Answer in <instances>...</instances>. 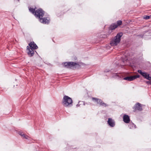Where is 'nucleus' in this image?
Returning <instances> with one entry per match:
<instances>
[{
    "mask_svg": "<svg viewBox=\"0 0 151 151\" xmlns=\"http://www.w3.org/2000/svg\"><path fill=\"white\" fill-rule=\"evenodd\" d=\"M27 50L29 51L27 52V54L30 57H31L33 56L35 52H36V51H34V50L33 49L31 50V48H30L28 46H27Z\"/></svg>",
    "mask_w": 151,
    "mask_h": 151,
    "instance_id": "nucleus-9",
    "label": "nucleus"
},
{
    "mask_svg": "<svg viewBox=\"0 0 151 151\" xmlns=\"http://www.w3.org/2000/svg\"><path fill=\"white\" fill-rule=\"evenodd\" d=\"M150 18V16H146L144 18L146 19H148Z\"/></svg>",
    "mask_w": 151,
    "mask_h": 151,
    "instance_id": "nucleus-21",
    "label": "nucleus"
},
{
    "mask_svg": "<svg viewBox=\"0 0 151 151\" xmlns=\"http://www.w3.org/2000/svg\"><path fill=\"white\" fill-rule=\"evenodd\" d=\"M149 76V74L146 79H147L149 81H151V77H150Z\"/></svg>",
    "mask_w": 151,
    "mask_h": 151,
    "instance_id": "nucleus-22",
    "label": "nucleus"
},
{
    "mask_svg": "<svg viewBox=\"0 0 151 151\" xmlns=\"http://www.w3.org/2000/svg\"><path fill=\"white\" fill-rule=\"evenodd\" d=\"M44 11L41 8L36 11L35 15L39 19L40 22L44 24H48L49 22V19L47 17H42L44 15Z\"/></svg>",
    "mask_w": 151,
    "mask_h": 151,
    "instance_id": "nucleus-1",
    "label": "nucleus"
},
{
    "mask_svg": "<svg viewBox=\"0 0 151 151\" xmlns=\"http://www.w3.org/2000/svg\"><path fill=\"white\" fill-rule=\"evenodd\" d=\"M81 103L82 104H83L84 105H85V102H84V101H79L78 103V104H77L76 105V107H79L81 104H79V103Z\"/></svg>",
    "mask_w": 151,
    "mask_h": 151,
    "instance_id": "nucleus-16",
    "label": "nucleus"
},
{
    "mask_svg": "<svg viewBox=\"0 0 151 151\" xmlns=\"http://www.w3.org/2000/svg\"><path fill=\"white\" fill-rule=\"evenodd\" d=\"M149 74L145 72H144L142 75V76L145 78H147Z\"/></svg>",
    "mask_w": 151,
    "mask_h": 151,
    "instance_id": "nucleus-17",
    "label": "nucleus"
},
{
    "mask_svg": "<svg viewBox=\"0 0 151 151\" xmlns=\"http://www.w3.org/2000/svg\"><path fill=\"white\" fill-rule=\"evenodd\" d=\"M92 99L93 101H95L96 102L97 104H99L100 106H103L104 107H106L107 106V105L104 103L100 99L92 97Z\"/></svg>",
    "mask_w": 151,
    "mask_h": 151,
    "instance_id": "nucleus-6",
    "label": "nucleus"
},
{
    "mask_svg": "<svg viewBox=\"0 0 151 151\" xmlns=\"http://www.w3.org/2000/svg\"><path fill=\"white\" fill-rule=\"evenodd\" d=\"M103 36H104V37H103V36H102V37H104V38H105L106 37V35H103Z\"/></svg>",
    "mask_w": 151,
    "mask_h": 151,
    "instance_id": "nucleus-24",
    "label": "nucleus"
},
{
    "mask_svg": "<svg viewBox=\"0 0 151 151\" xmlns=\"http://www.w3.org/2000/svg\"><path fill=\"white\" fill-rule=\"evenodd\" d=\"M35 9L36 8H35L34 9L32 8L31 7H29V11L34 15L35 14V13L36 11L35 10Z\"/></svg>",
    "mask_w": 151,
    "mask_h": 151,
    "instance_id": "nucleus-15",
    "label": "nucleus"
},
{
    "mask_svg": "<svg viewBox=\"0 0 151 151\" xmlns=\"http://www.w3.org/2000/svg\"><path fill=\"white\" fill-rule=\"evenodd\" d=\"M63 65L64 67L68 68H70L74 67L76 65H78V64L77 63H75L73 62H65L63 63Z\"/></svg>",
    "mask_w": 151,
    "mask_h": 151,
    "instance_id": "nucleus-4",
    "label": "nucleus"
},
{
    "mask_svg": "<svg viewBox=\"0 0 151 151\" xmlns=\"http://www.w3.org/2000/svg\"><path fill=\"white\" fill-rule=\"evenodd\" d=\"M29 47L31 50H35L38 48V47L36 44L33 42H31L29 44Z\"/></svg>",
    "mask_w": 151,
    "mask_h": 151,
    "instance_id": "nucleus-8",
    "label": "nucleus"
},
{
    "mask_svg": "<svg viewBox=\"0 0 151 151\" xmlns=\"http://www.w3.org/2000/svg\"><path fill=\"white\" fill-rule=\"evenodd\" d=\"M122 22L121 20L118 21L117 22V24H116L117 26H119L122 24Z\"/></svg>",
    "mask_w": 151,
    "mask_h": 151,
    "instance_id": "nucleus-18",
    "label": "nucleus"
},
{
    "mask_svg": "<svg viewBox=\"0 0 151 151\" xmlns=\"http://www.w3.org/2000/svg\"><path fill=\"white\" fill-rule=\"evenodd\" d=\"M23 136L22 137H23V138L25 139H28V137H29L28 136H27V135H26L25 134L23 135Z\"/></svg>",
    "mask_w": 151,
    "mask_h": 151,
    "instance_id": "nucleus-19",
    "label": "nucleus"
},
{
    "mask_svg": "<svg viewBox=\"0 0 151 151\" xmlns=\"http://www.w3.org/2000/svg\"><path fill=\"white\" fill-rule=\"evenodd\" d=\"M140 76L139 75H134L133 76H130L125 77L123 79L127 80L129 81H131L136 79L137 78H139Z\"/></svg>",
    "mask_w": 151,
    "mask_h": 151,
    "instance_id": "nucleus-7",
    "label": "nucleus"
},
{
    "mask_svg": "<svg viewBox=\"0 0 151 151\" xmlns=\"http://www.w3.org/2000/svg\"><path fill=\"white\" fill-rule=\"evenodd\" d=\"M128 125V127L130 129H135L136 128V125L132 122H129Z\"/></svg>",
    "mask_w": 151,
    "mask_h": 151,
    "instance_id": "nucleus-13",
    "label": "nucleus"
},
{
    "mask_svg": "<svg viewBox=\"0 0 151 151\" xmlns=\"http://www.w3.org/2000/svg\"><path fill=\"white\" fill-rule=\"evenodd\" d=\"M134 112L137 111H141L142 110V107L141 104L139 102L137 103L133 107Z\"/></svg>",
    "mask_w": 151,
    "mask_h": 151,
    "instance_id": "nucleus-5",
    "label": "nucleus"
},
{
    "mask_svg": "<svg viewBox=\"0 0 151 151\" xmlns=\"http://www.w3.org/2000/svg\"><path fill=\"white\" fill-rule=\"evenodd\" d=\"M63 106L66 107H69L73 106V101L72 99L67 96H65L62 101Z\"/></svg>",
    "mask_w": 151,
    "mask_h": 151,
    "instance_id": "nucleus-2",
    "label": "nucleus"
},
{
    "mask_svg": "<svg viewBox=\"0 0 151 151\" xmlns=\"http://www.w3.org/2000/svg\"><path fill=\"white\" fill-rule=\"evenodd\" d=\"M19 134L22 137L23 136L22 135H23L24 134H23L22 132H20L19 133Z\"/></svg>",
    "mask_w": 151,
    "mask_h": 151,
    "instance_id": "nucleus-23",
    "label": "nucleus"
},
{
    "mask_svg": "<svg viewBox=\"0 0 151 151\" xmlns=\"http://www.w3.org/2000/svg\"><path fill=\"white\" fill-rule=\"evenodd\" d=\"M110 127H113L115 125V122L111 118H109L107 121Z\"/></svg>",
    "mask_w": 151,
    "mask_h": 151,
    "instance_id": "nucleus-10",
    "label": "nucleus"
},
{
    "mask_svg": "<svg viewBox=\"0 0 151 151\" xmlns=\"http://www.w3.org/2000/svg\"><path fill=\"white\" fill-rule=\"evenodd\" d=\"M123 35L122 32L118 33L114 37L113 40L110 42V44L111 46H115L117 45L120 41L121 37Z\"/></svg>",
    "mask_w": 151,
    "mask_h": 151,
    "instance_id": "nucleus-3",
    "label": "nucleus"
},
{
    "mask_svg": "<svg viewBox=\"0 0 151 151\" xmlns=\"http://www.w3.org/2000/svg\"><path fill=\"white\" fill-rule=\"evenodd\" d=\"M138 72L140 73L142 75L143 73L144 72H142L141 70H139L137 71Z\"/></svg>",
    "mask_w": 151,
    "mask_h": 151,
    "instance_id": "nucleus-20",
    "label": "nucleus"
},
{
    "mask_svg": "<svg viewBox=\"0 0 151 151\" xmlns=\"http://www.w3.org/2000/svg\"><path fill=\"white\" fill-rule=\"evenodd\" d=\"M123 121L126 123H129L130 122V119L129 116L127 114H124L123 117Z\"/></svg>",
    "mask_w": 151,
    "mask_h": 151,
    "instance_id": "nucleus-11",
    "label": "nucleus"
},
{
    "mask_svg": "<svg viewBox=\"0 0 151 151\" xmlns=\"http://www.w3.org/2000/svg\"><path fill=\"white\" fill-rule=\"evenodd\" d=\"M118 27L117 24L116 23L112 24L109 27V29L110 30H113Z\"/></svg>",
    "mask_w": 151,
    "mask_h": 151,
    "instance_id": "nucleus-14",
    "label": "nucleus"
},
{
    "mask_svg": "<svg viewBox=\"0 0 151 151\" xmlns=\"http://www.w3.org/2000/svg\"><path fill=\"white\" fill-rule=\"evenodd\" d=\"M112 77L114 78L120 80L121 78V75L120 73H114L112 74Z\"/></svg>",
    "mask_w": 151,
    "mask_h": 151,
    "instance_id": "nucleus-12",
    "label": "nucleus"
}]
</instances>
